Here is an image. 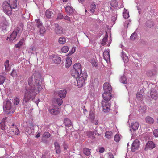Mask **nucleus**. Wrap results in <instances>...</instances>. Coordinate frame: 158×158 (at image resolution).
Listing matches in <instances>:
<instances>
[{"mask_svg":"<svg viewBox=\"0 0 158 158\" xmlns=\"http://www.w3.org/2000/svg\"><path fill=\"white\" fill-rule=\"evenodd\" d=\"M33 77L32 76L27 79L28 85L25 87V91L24 94L23 104L25 105V103L29 102L30 99L33 100L35 98L41 89V81L38 79H35V82L33 81Z\"/></svg>","mask_w":158,"mask_h":158,"instance_id":"nucleus-1","label":"nucleus"},{"mask_svg":"<svg viewBox=\"0 0 158 158\" xmlns=\"http://www.w3.org/2000/svg\"><path fill=\"white\" fill-rule=\"evenodd\" d=\"M103 88L104 93L102 94V96L104 100L101 102L102 107L103 111L106 113L110 110L109 108L110 104L109 101L111 99V95L110 94L112 89L111 85L106 82L103 84Z\"/></svg>","mask_w":158,"mask_h":158,"instance_id":"nucleus-2","label":"nucleus"},{"mask_svg":"<svg viewBox=\"0 0 158 158\" xmlns=\"http://www.w3.org/2000/svg\"><path fill=\"white\" fill-rule=\"evenodd\" d=\"M11 104V102L10 101H7L4 102V110L8 114L13 113L15 110V108L12 106Z\"/></svg>","mask_w":158,"mask_h":158,"instance_id":"nucleus-3","label":"nucleus"},{"mask_svg":"<svg viewBox=\"0 0 158 158\" xmlns=\"http://www.w3.org/2000/svg\"><path fill=\"white\" fill-rule=\"evenodd\" d=\"M2 8L4 12L8 15H10L12 13V9L7 1H5L2 5Z\"/></svg>","mask_w":158,"mask_h":158,"instance_id":"nucleus-4","label":"nucleus"},{"mask_svg":"<svg viewBox=\"0 0 158 158\" xmlns=\"http://www.w3.org/2000/svg\"><path fill=\"white\" fill-rule=\"evenodd\" d=\"M20 28H19L17 27L15 29L10 35L9 40H13L17 38H18L20 35Z\"/></svg>","mask_w":158,"mask_h":158,"instance_id":"nucleus-5","label":"nucleus"},{"mask_svg":"<svg viewBox=\"0 0 158 158\" xmlns=\"http://www.w3.org/2000/svg\"><path fill=\"white\" fill-rule=\"evenodd\" d=\"M60 109L59 106L55 105L52 109L49 110V111L52 115H57L59 113Z\"/></svg>","mask_w":158,"mask_h":158,"instance_id":"nucleus-6","label":"nucleus"},{"mask_svg":"<svg viewBox=\"0 0 158 158\" xmlns=\"http://www.w3.org/2000/svg\"><path fill=\"white\" fill-rule=\"evenodd\" d=\"M67 91L65 89L56 90L54 91V94L57 95L58 96L61 98H64L66 96Z\"/></svg>","mask_w":158,"mask_h":158,"instance_id":"nucleus-7","label":"nucleus"},{"mask_svg":"<svg viewBox=\"0 0 158 158\" xmlns=\"http://www.w3.org/2000/svg\"><path fill=\"white\" fill-rule=\"evenodd\" d=\"M140 145V142L137 139H136L133 142L131 150L132 152H134L136 150H138Z\"/></svg>","mask_w":158,"mask_h":158,"instance_id":"nucleus-8","label":"nucleus"},{"mask_svg":"<svg viewBox=\"0 0 158 158\" xmlns=\"http://www.w3.org/2000/svg\"><path fill=\"white\" fill-rule=\"evenodd\" d=\"M155 147L156 144L154 142L152 141H149L146 144L144 150L146 151L148 149L152 150Z\"/></svg>","mask_w":158,"mask_h":158,"instance_id":"nucleus-9","label":"nucleus"},{"mask_svg":"<svg viewBox=\"0 0 158 158\" xmlns=\"http://www.w3.org/2000/svg\"><path fill=\"white\" fill-rule=\"evenodd\" d=\"M54 25L55 27V32L56 34L60 35L63 34V29L61 27L56 23H55Z\"/></svg>","mask_w":158,"mask_h":158,"instance_id":"nucleus-10","label":"nucleus"},{"mask_svg":"<svg viewBox=\"0 0 158 158\" xmlns=\"http://www.w3.org/2000/svg\"><path fill=\"white\" fill-rule=\"evenodd\" d=\"M147 76L152 77L157 74V71L156 69L148 70L146 73Z\"/></svg>","mask_w":158,"mask_h":158,"instance_id":"nucleus-11","label":"nucleus"},{"mask_svg":"<svg viewBox=\"0 0 158 158\" xmlns=\"http://www.w3.org/2000/svg\"><path fill=\"white\" fill-rule=\"evenodd\" d=\"M76 79L78 86H79L80 87L83 86L85 82V79L80 76H78Z\"/></svg>","mask_w":158,"mask_h":158,"instance_id":"nucleus-12","label":"nucleus"},{"mask_svg":"<svg viewBox=\"0 0 158 158\" xmlns=\"http://www.w3.org/2000/svg\"><path fill=\"white\" fill-rule=\"evenodd\" d=\"M150 96L153 99L156 100L158 98V94L156 90L152 89L150 90Z\"/></svg>","mask_w":158,"mask_h":158,"instance_id":"nucleus-13","label":"nucleus"},{"mask_svg":"<svg viewBox=\"0 0 158 158\" xmlns=\"http://www.w3.org/2000/svg\"><path fill=\"white\" fill-rule=\"evenodd\" d=\"M71 75L75 78L77 79L78 76H81V74H80V73L81 72H78L77 70L74 69H72L71 70Z\"/></svg>","mask_w":158,"mask_h":158,"instance_id":"nucleus-14","label":"nucleus"},{"mask_svg":"<svg viewBox=\"0 0 158 158\" xmlns=\"http://www.w3.org/2000/svg\"><path fill=\"white\" fill-rule=\"evenodd\" d=\"M9 4L11 8L15 9L17 7V4L16 0H8Z\"/></svg>","mask_w":158,"mask_h":158,"instance_id":"nucleus-15","label":"nucleus"},{"mask_svg":"<svg viewBox=\"0 0 158 158\" xmlns=\"http://www.w3.org/2000/svg\"><path fill=\"white\" fill-rule=\"evenodd\" d=\"M65 10L66 13L69 15L73 14L75 11V9L69 6H67L65 8Z\"/></svg>","mask_w":158,"mask_h":158,"instance_id":"nucleus-16","label":"nucleus"},{"mask_svg":"<svg viewBox=\"0 0 158 158\" xmlns=\"http://www.w3.org/2000/svg\"><path fill=\"white\" fill-rule=\"evenodd\" d=\"M53 61L56 64H59L61 61V59L60 57L57 56H53Z\"/></svg>","mask_w":158,"mask_h":158,"instance_id":"nucleus-17","label":"nucleus"},{"mask_svg":"<svg viewBox=\"0 0 158 158\" xmlns=\"http://www.w3.org/2000/svg\"><path fill=\"white\" fill-rule=\"evenodd\" d=\"M73 69L77 70L78 72H82L81 66L80 64L79 63H76L73 66Z\"/></svg>","mask_w":158,"mask_h":158,"instance_id":"nucleus-18","label":"nucleus"},{"mask_svg":"<svg viewBox=\"0 0 158 158\" xmlns=\"http://www.w3.org/2000/svg\"><path fill=\"white\" fill-rule=\"evenodd\" d=\"M55 149L56 154H60L61 152L60 146L59 143L56 142L54 143Z\"/></svg>","mask_w":158,"mask_h":158,"instance_id":"nucleus-19","label":"nucleus"},{"mask_svg":"<svg viewBox=\"0 0 158 158\" xmlns=\"http://www.w3.org/2000/svg\"><path fill=\"white\" fill-rule=\"evenodd\" d=\"M96 8V5L95 2H92L90 4L89 7V10L92 14H93L95 12V9Z\"/></svg>","mask_w":158,"mask_h":158,"instance_id":"nucleus-20","label":"nucleus"},{"mask_svg":"<svg viewBox=\"0 0 158 158\" xmlns=\"http://www.w3.org/2000/svg\"><path fill=\"white\" fill-rule=\"evenodd\" d=\"M146 122L150 124H152L154 123V120L150 116H147L145 118Z\"/></svg>","mask_w":158,"mask_h":158,"instance_id":"nucleus-21","label":"nucleus"},{"mask_svg":"<svg viewBox=\"0 0 158 158\" xmlns=\"http://www.w3.org/2000/svg\"><path fill=\"white\" fill-rule=\"evenodd\" d=\"M64 123L65 126L68 127H70L72 126V125L70 119L68 118H65L64 119Z\"/></svg>","mask_w":158,"mask_h":158,"instance_id":"nucleus-22","label":"nucleus"},{"mask_svg":"<svg viewBox=\"0 0 158 158\" xmlns=\"http://www.w3.org/2000/svg\"><path fill=\"white\" fill-rule=\"evenodd\" d=\"M139 127L138 123L135 122L131 123V128L133 130L135 131L138 129Z\"/></svg>","mask_w":158,"mask_h":158,"instance_id":"nucleus-23","label":"nucleus"},{"mask_svg":"<svg viewBox=\"0 0 158 158\" xmlns=\"http://www.w3.org/2000/svg\"><path fill=\"white\" fill-rule=\"evenodd\" d=\"M72 61L70 58H67L66 59L65 66L66 68H69L72 64Z\"/></svg>","mask_w":158,"mask_h":158,"instance_id":"nucleus-24","label":"nucleus"},{"mask_svg":"<svg viewBox=\"0 0 158 158\" xmlns=\"http://www.w3.org/2000/svg\"><path fill=\"white\" fill-rule=\"evenodd\" d=\"M122 56H121L123 60L124 61V62L127 63L128 61V57L126 55L125 53L123 51L122 52Z\"/></svg>","mask_w":158,"mask_h":158,"instance_id":"nucleus-25","label":"nucleus"},{"mask_svg":"<svg viewBox=\"0 0 158 158\" xmlns=\"http://www.w3.org/2000/svg\"><path fill=\"white\" fill-rule=\"evenodd\" d=\"M66 41V38L64 37H61L59 38L58 42L60 44H64Z\"/></svg>","mask_w":158,"mask_h":158,"instance_id":"nucleus-26","label":"nucleus"},{"mask_svg":"<svg viewBox=\"0 0 158 158\" xmlns=\"http://www.w3.org/2000/svg\"><path fill=\"white\" fill-rule=\"evenodd\" d=\"M83 152L87 156H89L91 154L90 149L87 148H85L83 149Z\"/></svg>","mask_w":158,"mask_h":158,"instance_id":"nucleus-27","label":"nucleus"},{"mask_svg":"<svg viewBox=\"0 0 158 158\" xmlns=\"http://www.w3.org/2000/svg\"><path fill=\"white\" fill-rule=\"evenodd\" d=\"M87 135L89 138L92 139H94L95 138L94 135V132L93 131H88L87 132Z\"/></svg>","mask_w":158,"mask_h":158,"instance_id":"nucleus-28","label":"nucleus"},{"mask_svg":"<svg viewBox=\"0 0 158 158\" xmlns=\"http://www.w3.org/2000/svg\"><path fill=\"white\" fill-rule=\"evenodd\" d=\"M53 13L50 10H47L46 11L45 15L46 17L48 19L50 18L53 15Z\"/></svg>","mask_w":158,"mask_h":158,"instance_id":"nucleus-29","label":"nucleus"},{"mask_svg":"<svg viewBox=\"0 0 158 158\" xmlns=\"http://www.w3.org/2000/svg\"><path fill=\"white\" fill-rule=\"evenodd\" d=\"M120 81L123 84H127V79L126 76L124 75L121 76Z\"/></svg>","mask_w":158,"mask_h":158,"instance_id":"nucleus-30","label":"nucleus"},{"mask_svg":"<svg viewBox=\"0 0 158 158\" xmlns=\"http://www.w3.org/2000/svg\"><path fill=\"white\" fill-rule=\"evenodd\" d=\"M123 17L125 19H127L129 17V13L125 8L123 11Z\"/></svg>","mask_w":158,"mask_h":158,"instance_id":"nucleus-31","label":"nucleus"},{"mask_svg":"<svg viewBox=\"0 0 158 158\" xmlns=\"http://www.w3.org/2000/svg\"><path fill=\"white\" fill-rule=\"evenodd\" d=\"M24 39L22 38L19 42L16 44L15 45L16 48H19L20 47L22 46L23 43Z\"/></svg>","mask_w":158,"mask_h":158,"instance_id":"nucleus-32","label":"nucleus"},{"mask_svg":"<svg viewBox=\"0 0 158 158\" xmlns=\"http://www.w3.org/2000/svg\"><path fill=\"white\" fill-rule=\"evenodd\" d=\"M105 136L106 138L110 139L113 136V133L111 131H107L105 133Z\"/></svg>","mask_w":158,"mask_h":158,"instance_id":"nucleus-33","label":"nucleus"},{"mask_svg":"<svg viewBox=\"0 0 158 158\" xmlns=\"http://www.w3.org/2000/svg\"><path fill=\"white\" fill-rule=\"evenodd\" d=\"M110 5L112 7L114 8L118 7V3L116 0H112L110 2Z\"/></svg>","mask_w":158,"mask_h":158,"instance_id":"nucleus-34","label":"nucleus"},{"mask_svg":"<svg viewBox=\"0 0 158 158\" xmlns=\"http://www.w3.org/2000/svg\"><path fill=\"white\" fill-rule=\"evenodd\" d=\"M108 35L107 33H106L105 37L103 39L101 44L104 46L106 44V42L107 40Z\"/></svg>","mask_w":158,"mask_h":158,"instance_id":"nucleus-35","label":"nucleus"},{"mask_svg":"<svg viewBox=\"0 0 158 158\" xmlns=\"http://www.w3.org/2000/svg\"><path fill=\"white\" fill-rule=\"evenodd\" d=\"M154 23L151 20H148L146 23L147 26L149 27H152L154 25Z\"/></svg>","mask_w":158,"mask_h":158,"instance_id":"nucleus-36","label":"nucleus"},{"mask_svg":"<svg viewBox=\"0 0 158 158\" xmlns=\"http://www.w3.org/2000/svg\"><path fill=\"white\" fill-rule=\"evenodd\" d=\"M136 98L139 101H141L143 99V95L140 93L138 92L136 95Z\"/></svg>","mask_w":158,"mask_h":158,"instance_id":"nucleus-37","label":"nucleus"},{"mask_svg":"<svg viewBox=\"0 0 158 158\" xmlns=\"http://www.w3.org/2000/svg\"><path fill=\"white\" fill-rule=\"evenodd\" d=\"M51 136V135L48 132H45L43 134L42 137L46 138H48L50 137Z\"/></svg>","mask_w":158,"mask_h":158,"instance_id":"nucleus-38","label":"nucleus"},{"mask_svg":"<svg viewBox=\"0 0 158 158\" xmlns=\"http://www.w3.org/2000/svg\"><path fill=\"white\" fill-rule=\"evenodd\" d=\"M4 66L5 69L6 70H8L10 69V65L9 61L8 60H6L4 63Z\"/></svg>","mask_w":158,"mask_h":158,"instance_id":"nucleus-39","label":"nucleus"},{"mask_svg":"<svg viewBox=\"0 0 158 158\" xmlns=\"http://www.w3.org/2000/svg\"><path fill=\"white\" fill-rule=\"evenodd\" d=\"M137 37V34L135 32L133 33L131 35L130 39L132 40H134Z\"/></svg>","mask_w":158,"mask_h":158,"instance_id":"nucleus-40","label":"nucleus"},{"mask_svg":"<svg viewBox=\"0 0 158 158\" xmlns=\"http://www.w3.org/2000/svg\"><path fill=\"white\" fill-rule=\"evenodd\" d=\"M36 25L38 28H40L43 26V24L42 22L40 21V19H38L36 21Z\"/></svg>","mask_w":158,"mask_h":158,"instance_id":"nucleus-41","label":"nucleus"},{"mask_svg":"<svg viewBox=\"0 0 158 158\" xmlns=\"http://www.w3.org/2000/svg\"><path fill=\"white\" fill-rule=\"evenodd\" d=\"M20 102V99L17 97H15L14 100V104L15 105H17Z\"/></svg>","mask_w":158,"mask_h":158,"instance_id":"nucleus-42","label":"nucleus"},{"mask_svg":"<svg viewBox=\"0 0 158 158\" xmlns=\"http://www.w3.org/2000/svg\"><path fill=\"white\" fill-rule=\"evenodd\" d=\"M103 56L105 59L106 58H107V59H108V58H110L109 53L107 51H106L104 52L103 53Z\"/></svg>","mask_w":158,"mask_h":158,"instance_id":"nucleus-43","label":"nucleus"},{"mask_svg":"<svg viewBox=\"0 0 158 158\" xmlns=\"http://www.w3.org/2000/svg\"><path fill=\"white\" fill-rule=\"evenodd\" d=\"M6 80L5 77L2 75H0V85L2 84Z\"/></svg>","mask_w":158,"mask_h":158,"instance_id":"nucleus-44","label":"nucleus"},{"mask_svg":"<svg viewBox=\"0 0 158 158\" xmlns=\"http://www.w3.org/2000/svg\"><path fill=\"white\" fill-rule=\"evenodd\" d=\"M69 50V48L67 46H64L61 48V51L64 53H66Z\"/></svg>","mask_w":158,"mask_h":158,"instance_id":"nucleus-45","label":"nucleus"},{"mask_svg":"<svg viewBox=\"0 0 158 158\" xmlns=\"http://www.w3.org/2000/svg\"><path fill=\"white\" fill-rule=\"evenodd\" d=\"M120 139L119 135L117 134L114 136V140L117 142H118Z\"/></svg>","mask_w":158,"mask_h":158,"instance_id":"nucleus-46","label":"nucleus"},{"mask_svg":"<svg viewBox=\"0 0 158 158\" xmlns=\"http://www.w3.org/2000/svg\"><path fill=\"white\" fill-rule=\"evenodd\" d=\"M56 102L59 105L58 106H60L63 103V101L62 99L58 98L56 99Z\"/></svg>","mask_w":158,"mask_h":158,"instance_id":"nucleus-47","label":"nucleus"},{"mask_svg":"<svg viewBox=\"0 0 158 158\" xmlns=\"http://www.w3.org/2000/svg\"><path fill=\"white\" fill-rule=\"evenodd\" d=\"M89 118L91 119V121L94 120L95 118V115L92 112H90L89 114Z\"/></svg>","mask_w":158,"mask_h":158,"instance_id":"nucleus-48","label":"nucleus"},{"mask_svg":"<svg viewBox=\"0 0 158 158\" xmlns=\"http://www.w3.org/2000/svg\"><path fill=\"white\" fill-rule=\"evenodd\" d=\"M11 75L13 77H16L17 76V73L15 69H13L11 73Z\"/></svg>","mask_w":158,"mask_h":158,"instance_id":"nucleus-49","label":"nucleus"},{"mask_svg":"<svg viewBox=\"0 0 158 158\" xmlns=\"http://www.w3.org/2000/svg\"><path fill=\"white\" fill-rule=\"evenodd\" d=\"M14 135H18L19 133V131L17 128L15 127V130L12 131Z\"/></svg>","mask_w":158,"mask_h":158,"instance_id":"nucleus-50","label":"nucleus"},{"mask_svg":"<svg viewBox=\"0 0 158 158\" xmlns=\"http://www.w3.org/2000/svg\"><path fill=\"white\" fill-rule=\"evenodd\" d=\"M39 28L40 29V32L41 34H43L45 32V28L43 26Z\"/></svg>","mask_w":158,"mask_h":158,"instance_id":"nucleus-51","label":"nucleus"},{"mask_svg":"<svg viewBox=\"0 0 158 158\" xmlns=\"http://www.w3.org/2000/svg\"><path fill=\"white\" fill-rule=\"evenodd\" d=\"M153 135L155 137H158V129H155L153 131Z\"/></svg>","mask_w":158,"mask_h":158,"instance_id":"nucleus-52","label":"nucleus"},{"mask_svg":"<svg viewBox=\"0 0 158 158\" xmlns=\"http://www.w3.org/2000/svg\"><path fill=\"white\" fill-rule=\"evenodd\" d=\"M80 74H81V77L86 79L87 76L86 72H84L83 73H82V71L81 73H80Z\"/></svg>","mask_w":158,"mask_h":158,"instance_id":"nucleus-53","label":"nucleus"},{"mask_svg":"<svg viewBox=\"0 0 158 158\" xmlns=\"http://www.w3.org/2000/svg\"><path fill=\"white\" fill-rule=\"evenodd\" d=\"M99 82L98 79L95 78L94 81V85L98 86V85Z\"/></svg>","mask_w":158,"mask_h":158,"instance_id":"nucleus-54","label":"nucleus"},{"mask_svg":"<svg viewBox=\"0 0 158 158\" xmlns=\"http://www.w3.org/2000/svg\"><path fill=\"white\" fill-rule=\"evenodd\" d=\"M47 138L42 137L41 140L44 143L47 144L48 143V141L46 139Z\"/></svg>","mask_w":158,"mask_h":158,"instance_id":"nucleus-55","label":"nucleus"},{"mask_svg":"<svg viewBox=\"0 0 158 158\" xmlns=\"http://www.w3.org/2000/svg\"><path fill=\"white\" fill-rule=\"evenodd\" d=\"M117 16L115 15H114L111 17V21L113 22V23L114 24L115 23V21L116 19Z\"/></svg>","mask_w":158,"mask_h":158,"instance_id":"nucleus-56","label":"nucleus"},{"mask_svg":"<svg viewBox=\"0 0 158 158\" xmlns=\"http://www.w3.org/2000/svg\"><path fill=\"white\" fill-rule=\"evenodd\" d=\"M91 64L94 67H96L97 66V63L94 60H91Z\"/></svg>","mask_w":158,"mask_h":158,"instance_id":"nucleus-57","label":"nucleus"},{"mask_svg":"<svg viewBox=\"0 0 158 158\" xmlns=\"http://www.w3.org/2000/svg\"><path fill=\"white\" fill-rule=\"evenodd\" d=\"M63 16L61 13H59L57 17V19H60L63 18Z\"/></svg>","mask_w":158,"mask_h":158,"instance_id":"nucleus-58","label":"nucleus"},{"mask_svg":"<svg viewBox=\"0 0 158 158\" xmlns=\"http://www.w3.org/2000/svg\"><path fill=\"white\" fill-rule=\"evenodd\" d=\"M146 107L145 106H140V107L139 108V110L140 111H141V110H143V111H141V112H145V110H146Z\"/></svg>","mask_w":158,"mask_h":158,"instance_id":"nucleus-59","label":"nucleus"},{"mask_svg":"<svg viewBox=\"0 0 158 158\" xmlns=\"http://www.w3.org/2000/svg\"><path fill=\"white\" fill-rule=\"evenodd\" d=\"M104 151H105L104 148L103 147H101L99 149V152L100 153H103L104 152Z\"/></svg>","mask_w":158,"mask_h":158,"instance_id":"nucleus-60","label":"nucleus"},{"mask_svg":"<svg viewBox=\"0 0 158 158\" xmlns=\"http://www.w3.org/2000/svg\"><path fill=\"white\" fill-rule=\"evenodd\" d=\"M64 19L68 21H71L70 18L68 16H66L64 17Z\"/></svg>","mask_w":158,"mask_h":158,"instance_id":"nucleus-61","label":"nucleus"},{"mask_svg":"<svg viewBox=\"0 0 158 158\" xmlns=\"http://www.w3.org/2000/svg\"><path fill=\"white\" fill-rule=\"evenodd\" d=\"M109 154V158H114V155L112 153H108Z\"/></svg>","mask_w":158,"mask_h":158,"instance_id":"nucleus-62","label":"nucleus"},{"mask_svg":"<svg viewBox=\"0 0 158 158\" xmlns=\"http://www.w3.org/2000/svg\"><path fill=\"white\" fill-rule=\"evenodd\" d=\"M41 158H49V157L47 154H44L42 155Z\"/></svg>","mask_w":158,"mask_h":158,"instance_id":"nucleus-63","label":"nucleus"},{"mask_svg":"<svg viewBox=\"0 0 158 158\" xmlns=\"http://www.w3.org/2000/svg\"><path fill=\"white\" fill-rule=\"evenodd\" d=\"M92 122L94 123L95 125H97L98 124V122L97 120H94L91 121Z\"/></svg>","mask_w":158,"mask_h":158,"instance_id":"nucleus-64","label":"nucleus"}]
</instances>
